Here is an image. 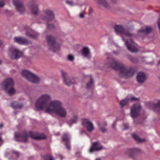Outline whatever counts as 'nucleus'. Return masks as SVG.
<instances>
[{"mask_svg":"<svg viewBox=\"0 0 160 160\" xmlns=\"http://www.w3.org/2000/svg\"><path fill=\"white\" fill-rule=\"evenodd\" d=\"M159 65H160V60L159 61L158 63V65L159 66Z\"/></svg>","mask_w":160,"mask_h":160,"instance_id":"47","label":"nucleus"},{"mask_svg":"<svg viewBox=\"0 0 160 160\" xmlns=\"http://www.w3.org/2000/svg\"><path fill=\"white\" fill-rule=\"evenodd\" d=\"M44 15L42 16L41 19L46 22H49L54 18V14L53 12L48 9L44 11Z\"/></svg>","mask_w":160,"mask_h":160,"instance_id":"10","label":"nucleus"},{"mask_svg":"<svg viewBox=\"0 0 160 160\" xmlns=\"http://www.w3.org/2000/svg\"><path fill=\"white\" fill-rule=\"evenodd\" d=\"M114 28L115 32L121 36L122 40L125 42L128 50L133 52L138 51L137 44L130 39L133 35L132 34L120 25L115 26Z\"/></svg>","mask_w":160,"mask_h":160,"instance_id":"1","label":"nucleus"},{"mask_svg":"<svg viewBox=\"0 0 160 160\" xmlns=\"http://www.w3.org/2000/svg\"><path fill=\"white\" fill-rule=\"evenodd\" d=\"M3 124H0V128H2L3 127Z\"/></svg>","mask_w":160,"mask_h":160,"instance_id":"44","label":"nucleus"},{"mask_svg":"<svg viewBox=\"0 0 160 160\" xmlns=\"http://www.w3.org/2000/svg\"><path fill=\"white\" fill-rule=\"evenodd\" d=\"M62 139L65 144L66 147L67 149L69 150L70 149V146L69 144L70 137L69 135L67 134H64L63 136L62 137Z\"/></svg>","mask_w":160,"mask_h":160,"instance_id":"22","label":"nucleus"},{"mask_svg":"<svg viewBox=\"0 0 160 160\" xmlns=\"http://www.w3.org/2000/svg\"><path fill=\"white\" fill-rule=\"evenodd\" d=\"M60 157H61V159H62V156H60Z\"/></svg>","mask_w":160,"mask_h":160,"instance_id":"48","label":"nucleus"},{"mask_svg":"<svg viewBox=\"0 0 160 160\" xmlns=\"http://www.w3.org/2000/svg\"><path fill=\"white\" fill-rule=\"evenodd\" d=\"M93 82L91 77H90V80L87 83L86 87L88 89L92 88L93 86Z\"/></svg>","mask_w":160,"mask_h":160,"instance_id":"29","label":"nucleus"},{"mask_svg":"<svg viewBox=\"0 0 160 160\" xmlns=\"http://www.w3.org/2000/svg\"><path fill=\"white\" fill-rule=\"evenodd\" d=\"M95 160H100V159H96Z\"/></svg>","mask_w":160,"mask_h":160,"instance_id":"49","label":"nucleus"},{"mask_svg":"<svg viewBox=\"0 0 160 160\" xmlns=\"http://www.w3.org/2000/svg\"><path fill=\"white\" fill-rule=\"evenodd\" d=\"M12 2L17 11L20 13L24 12L25 9L21 0H12Z\"/></svg>","mask_w":160,"mask_h":160,"instance_id":"12","label":"nucleus"},{"mask_svg":"<svg viewBox=\"0 0 160 160\" xmlns=\"http://www.w3.org/2000/svg\"><path fill=\"white\" fill-rule=\"evenodd\" d=\"M152 30L151 27L145 26L142 27L139 30V32L142 33L147 34L150 32Z\"/></svg>","mask_w":160,"mask_h":160,"instance_id":"24","label":"nucleus"},{"mask_svg":"<svg viewBox=\"0 0 160 160\" xmlns=\"http://www.w3.org/2000/svg\"><path fill=\"white\" fill-rule=\"evenodd\" d=\"M68 60L70 61H72L74 59V57L71 55H68Z\"/></svg>","mask_w":160,"mask_h":160,"instance_id":"35","label":"nucleus"},{"mask_svg":"<svg viewBox=\"0 0 160 160\" xmlns=\"http://www.w3.org/2000/svg\"><path fill=\"white\" fill-rule=\"evenodd\" d=\"M80 17L82 18L84 17V14L83 13H82L80 14Z\"/></svg>","mask_w":160,"mask_h":160,"instance_id":"40","label":"nucleus"},{"mask_svg":"<svg viewBox=\"0 0 160 160\" xmlns=\"http://www.w3.org/2000/svg\"><path fill=\"white\" fill-rule=\"evenodd\" d=\"M146 76L142 72L138 73L137 77V79L138 83H143L146 80Z\"/></svg>","mask_w":160,"mask_h":160,"instance_id":"21","label":"nucleus"},{"mask_svg":"<svg viewBox=\"0 0 160 160\" xmlns=\"http://www.w3.org/2000/svg\"><path fill=\"white\" fill-rule=\"evenodd\" d=\"M45 160H54L53 157L50 155H46L44 157Z\"/></svg>","mask_w":160,"mask_h":160,"instance_id":"31","label":"nucleus"},{"mask_svg":"<svg viewBox=\"0 0 160 160\" xmlns=\"http://www.w3.org/2000/svg\"><path fill=\"white\" fill-rule=\"evenodd\" d=\"M46 39L49 50L53 52H56L59 50L60 45L56 42L54 37L51 35H48L46 37Z\"/></svg>","mask_w":160,"mask_h":160,"instance_id":"7","label":"nucleus"},{"mask_svg":"<svg viewBox=\"0 0 160 160\" xmlns=\"http://www.w3.org/2000/svg\"><path fill=\"white\" fill-rule=\"evenodd\" d=\"M127 98L128 100H129V102L132 101H138L139 100V98H136L134 96L132 97L131 98Z\"/></svg>","mask_w":160,"mask_h":160,"instance_id":"33","label":"nucleus"},{"mask_svg":"<svg viewBox=\"0 0 160 160\" xmlns=\"http://www.w3.org/2000/svg\"><path fill=\"white\" fill-rule=\"evenodd\" d=\"M13 81L10 78L6 79L2 84L3 89L10 95H13L16 93V91L13 88Z\"/></svg>","mask_w":160,"mask_h":160,"instance_id":"6","label":"nucleus"},{"mask_svg":"<svg viewBox=\"0 0 160 160\" xmlns=\"http://www.w3.org/2000/svg\"><path fill=\"white\" fill-rule=\"evenodd\" d=\"M78 117L77 115H75L72 118L71 121L72 123H75L77 122Z\"/></svg>","mask_w":160,"mask_h":160,"instance_id":"30","label":"nucleus"},{"mask_svg":"<svg viewBox=\"0 0 160 160\" xmlns=\"http://www.w3.org/2000/svg\"><path fill=\"white\" fill-rule=\"evenodd\" d=\"M124 128H123V129L124 130H126V129H127L128 128V127H129L128 125L127 124H124Z\"/></svg>","mask_w":160,"mask_h":160,"instance_id":"39","label":"nucleus"},{"mask_svg":"<svg viewBox=\"0 0 160 160\" xmlns=\"http://www.w3.org/2000/svg\"><path fill=\"white\" fill-rule=\"evenodd\" d=\"M22 75L31 82L37 83L40 80L39 78L30 71L24 70L22 71Z\"/></svg>","mask_w":160,"mask_h":160,"instance_id":"8","label":"nucleus"},{"mask_svg":"<svg viewBox=\"0 0 160 160\" xmlns=\"http://www.w3.org/2000/svg\"><path fill=\"white\" fill-rule=\"evenodd\" d=\"M82 55L85 57H88L89 56L90 51L88 48L87 47H84L82 50Z\"/></svg>","mask_w":160,"mask_h":160,"instance_id":"25","label":"nucleus"},{"mask_svg":"<svg viewBox=\"0 0 160 160\" xmlns=\"http://www.w3.org/2000/svg\"><path fill=\"white\" fill-rule=\"evenodd\" d=\"M129 59L132 62H136L138 61L137 59L136 58H134L132 56H130L129 57Z\"/></svg>","mask_w":160,"mask_h":160,"instance_id":"34","label":"nucleus"},{"mask_svg":"<svg viewBox=\"0 0 160 160\" xmlns=\"http://www.w3.org/2000/svg\"><path fill=\"white\" fill-rule=\"evenodd\" d=\"M45 113L53 115L56 114L62 118H65L67 114L66 109L62 106V103L58 100L50 102L49 106L47 108Z\"/></svg>","mask_w":160,"mask_h":160,"instance_id":"2","label":"nucleus"},{"mask_svg":"<svg viewBox=\"0 0 160 160\" xmlns=\"http://www.w3.org/2000/svg\"><path fill=\"white\" fill-rule=\"evenodd\" d=\"M132 136L136 140L139 142H142L145 141V140L144 139H141L139 138L138 136L135 134H132Z\"/></svg>","mask_w":160,"mask_h":160,"instance_id":"26","label":"nucleus"},{"mask_svg":"<svg viewBox=\"0 0 160 160\" xmlns=\"http://www.w3.org/2000/svg\"><path fill=\"white\" fill-rule=\"evenodd\" d=\"M141 106L139 104H134L131 109L130 114L133 118L137 117L140 114Z\"/></svg>","mask_w":160,"mask_h":160,"instance_id":"11","label":"nucleus"},{"mask_svg":"<svg viewBox=\"0 0 160 160\" xmlns=\"http://www.w3.org/2000/svg\"><path fill=\"white\" fill-rule=\"evenodd\" d=\"M47 27L49 29H51L53 28L54 26L52 25H49V24H47Z\"/></svg>","mask_w":160,"mask_h":160,"instance_id":"38","label":"nucleus"},{"mask_svg":"<svg viewBox=\"0 0 160 160\" xmlns=\"http://www.w3.org/2000/svg\"><path fill=\"white\" fill-rule=\"evenodd\" d=\"M110 66L115 70H120L121 75L124 78H129L132 77L134 73V71L131 67H125L121 63L115 60H112L110 61Z\"/></svg>","mask_w":160,"mask_h":160,"instance_id":"3","label":"nucleus"},{"mask_svg":"<svg viewBox=\"0 0 160 160\" xmlns=\"http://www.w3.org/2000/svg\"><path fill=\"white\" fill-rule=\"evenodd\" d=\"M129 100L127 98L121 100L120 103L121 106L123 107L125 105L129 103Z\"/></svg>","mask_w":160,"mask_h":160,"instance_id":"28","label":"nucleus"},{"mask_svg":"<svg viewBox=\"0 0 160 160\" xmlns=\"http://www.w3.org/2000/svg\"><path fill=\"white\" fill-rule=\"evenodd\" d=\"M5 4V2L4 0H0V7H3Z\"/></svg>","mask_w":160,"mask_h":160,"instance_id":"36","label":"nucleus"},{"mask_svg":"<svg viewBox=\"0 0 160 160\" xmlns=\"http://www.w3.org/2000/svg\"><path fill=\"white\" fill-rule=\"evenodd\" d=\"M13 153H14L15 154H16L17 156H18L19 155V153H18L16 151H14L13 152Z\"/></svg>","mask_w":160,"mask_h":160,"instance_id":"42","label":"nucleus"},{"mask_svg":"<svg viewBox=\"0 0 160 160\" xmlns=\"http://www.w3.org/2000/svg\"><path fill=\"white\" fill-rule=\"evenodd\" d=\"M84 132V131H80V133L81 134H82Z\"/></svg>","mask_w":160,"mask_h":160,"instance_id":"43","label":"nucleus"},{"mask_svg":"<svg viewBox=\"0 0 160 160\" xmlns=\"http://www.w3.org/2000/svg\"><path fill=\"white\" fill-rule=\"evenodd\" d=\"M1 61L0 60V64L1 63Z\"/></svg>","mask_w":160,"mask_h":160,"instance_id":"50","label":"nucleus"},{"mask_svg":"<svg viewBox=\"0 0 160 160\" xmlns=\"http://www.w3.org/2000/svg\"><path fill=\"white\" fill-rule=\"evenodd\" d=\"M98 124L101 131L102 133H104L107 132V129L105 128V127L107 125V124L105 122L98 123Z\"/></svg>","mask_w":160,"mask_h":160,"instance_id":"23","label":"nucleus"},{"mask_svg":"<svg viewBox=\"0 0 160 160\" xmlns=\"http://www.w3.org/2000/svg\"><path fill=\"white\" fill-rule=\"evenodd\" d=\"M26 35L33 38H36L38 36V34L32 29H28L26 31Z\"/></svg>","mask_w":160,"mask_h":160,"instance_id":"20","label":"nucleus"},{"mask_svg":"<svg viewBox=\"0 0 160 160\" xmlns=\"http://www.w3.org/2000/svg\"><path fill=\"white\" fill-rule=\"evenodd\" d=\"M14 41L15 42L21 44L28 45L31 43L30 41H28L24 38L20 37H15Z\"/></svg>","mask_w":160,"mask_h":160,"instance_id":"19","label":"nucleus"},{"mask_svg":"<svg viewBox=\"0 0 160 160\" xmlns=\"http://www.w3.org/2000/svg\"><path fill=\"white\" fill-rule=\"evenodd\" d=\"M66 3L67 4L70 6H72L73 5V2L71 1H67Z\"/></svg>","mask_w":160,"mask_h":160,"instance_id":"37","label":"nucleus"},{"mask_svg":"<svg viewBox=\"0 0 160 160\" xmlns=\"http://www.w3.org/2000/svg\"><path fill=\"white\" fill-rule=\"evenodd\" d=\"M149 104L152 106V108L154 112L157 113L160 112V100H157L155 101L153 103H149Z\"/></svg>","mask_w":160,"mask_h":160,"instance_id":"18","label":"nucleus"},{"mask_svg":"<svg viewBox=\"0 0 160 160\" xmlns=\"http://www.w3.org/2000/svg\"><path fill=\"white\" fill-rule=\"evenodd\" d=\"M29 8L31 13L34 15L37 16L39 14L40 10L38 4L36 2L30 3Z\"/></svg>","mask_w":160,"mask_h":160,"instance_id":"13","label":"nucleus"},{"mask_svg":"<svg viewBox=\"0 0 160 160\" xmlns=\"http://www.w3.org/2000/svg\"><path fill=\"white\" fill-rule=\"evenodd\" d=\"M61 73L64 83L66 85L69 86L71 84L75 83V81L74 79H70L68 78L67 77V74L65 72L62 71Z\"/></svg>","mask_w":160,"mask_h":160,"instance_id":"15","label":"nucleus"},{"mask_svg":"<svg viewBox=\"0 0 160 160\" xmlns=\"http://www.w3.org/2000/svg\"><path fill=\"white\" fill-rule=\"evenodd\" d=\"M102 149V146L99 142H97L92 143V146L89 149V152L92 153L95 151H98Z\"/></svg>","mask_w":160,"mask_h":160,"instance_id":"17","label":"nucleus"},{"mask_svg":"<svg viewBox=\"0 0 160 160\" xmlns=\"http://www.w3.org/2000/svg\"><path fill=\"white\" fill-rule=\"evenodd\" d=\"M116 125V123L115 122H114L113 123V124L112 125V128H114L115 127V126Z\"/></svg>","mask_w":160,"mask_h":160,"instance_id":"41","label":"nucleus"},{"mask_svg":"<svg viewBox=\"0 0 160 160\" xmlns=\"http://www.w3.org/2000/svg\"><path fill=\"white\" fill-rule=\"evenodd\" d=\"M11 106L13 108H21L23 106V105L22 104L18 103L17 102H14L11 103Z\"/></svg>","mask_w":160,"mask_h":160,"instance_id":"27","label":"nucleus"},{"mask_svg":"<svg viewBox=\"0 0 160 160\" xmlns=\"http://www.w3.org/2000/svg\"><path fill=\"white\" fill-rule=\"evenodd\" d=\"M0 141L2 142V140L1 137H0Z\"/></svg>","mask_w":160,"mask_h":160,"instance_id":"45","label":"nucleus"},{"mask_svg":"<svg viewBox=\"0 0 160 160\" xmlns=\"http://www.w3.org/2000/svg\"><path fill=\"white\" fill-rule=\"evenodd\" d=\"M2 44V42L0 40V46H1Z\"/></svg>","mask_w":160,"mask_h":160,"instance_id":"46","label":"nucleus"},{"mask_svg":"<svg viewBox=\"0 0 160 160\" xmlns=\"http://www.w3.org/2000/svg\"><path fill=\"white\" fill-rule=\"evenodd\" d=\"M139 151V149L137 148H128L126 150L125 152L128 157L133 158L134 156Z\"/></svg>","mask_w":160,"mask_h":160,"instance_id":"16","label":"nucleus"},{"mask_svg":"<svg viewBox=\"0 0 160 160\" xmlns=\"http://www.w3.org/2000/svg\"><path fill=\"white\" fill-rule=\"evenodd\" d=\"M82 123L83 126L86 128L87 131L89 132H91L94 129L92 123L88 119H83Z\"/></svg>","mask_w":160,"mask_h":160,"instance_id":"14","label":"nucleus"},{"mask_svg":"<svg viewBox=\"0 0 160 160\" xmlns=\"http://www.w3.org/2000/svg\"><path fill=\"white\" fill-rule=\"evenodd\" d=\"M114 52V53H116V52Z\"/></svg>","mask_w":160,"mask_h":160,"instance_id":"51","label":"nucleus"},{"mask_svg":"<svg viewBox=\"0 0 160 160\" xmlns=\"http://www.w3.org/2000/svg\"><path fill=\"white\" fill-rule=\"evenodd\" d=\"M14 138L18 141L26 142L29 137L35 140L44 139L46 137L44 134H38L36 133L30 132H24L21 133L15 132L14 135Z\"/></svg>","mask_w":160,"mask_h":160,"instance_id":"4","label":"nucleus"},{"mask_svg":"<svg viewBox=\"0 0 160 160\" xmlns=\"http://www.w3.org/2000/svg\"><path fill=\"white\" fill-rule=\"evenodd\" d=\"M99 3L100 4H101L104 7L107 8L108 6V4L105 0H102L101 2H100Z\"/></svg>","mask_w":160,"mask_h":160,"instance_id":"32","label":"nucleus"},{"mask_svg":"<svg viewBox=\"0 0 160 160\" xmlns=\"http://www.w3.org/2000/svg\"><path fill=\"white\" fill-rule=\"evenodd\" d=\"M51 99V97L49 94H45L42 95L37 100L35 103L37 109L43 110L45 112V111L49 106L50 102L48 105L47 104Z\"/></svg>","mask_w":160,"mask_h":160,"instance_id":"5","label":"nucleus"},{"mask_svg":"<svg viewBox=\"0 0 160 160\" xmlns=\"http://www.w3.org/2000/svg\"><path fill=\"white\" fill-rule=\"evenodd\" d=\"M8 54L12 59H18L22 56L23 53L18 49L12 47L9 49Z\"/></svg>","mask_w":160,"mask_h":160,"instance_id":"9","label":"nucleus"}]
</instances>
